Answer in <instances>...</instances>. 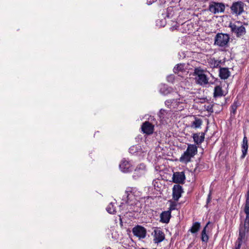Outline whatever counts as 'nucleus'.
<instances>
[{
	"instance_id": "nucleus-1",
	"label": "nucleus",
	"mask_w": 249,
	"mask_h": 249,
	"mask_svg": "<svg viewBox=\"0 0 249 249\" xmlns=\"http://www.w3.org/2000/svg\"><path fill=\"white\" fill-rule=\"evenodd\" d=\"M244 211L246 216L244 221V225H240L239 232V236L236 242L235 249H240L243 240L245 238L246 234L249 231V189L246 196V202L245 203Z\"/></svg>"
},
{
	"instance_id": "nucleus-2",
	"label": "nucleus",
	"mask_w": 249,
	"mask_h": 249,
	"mask_svg": "<svg viewBox=\"0 0 249 249\" xmlns=\"http://www.w3.org/2000/svg\"><path fill=\"white\" fill-rule=\"evenodd\" d=\"M194 75L195 76V79L197 84L204 87L209 83V77L205 73V71L200 67L196 68L194 69Z\"/></svg>"
},
{
	"instance_id": "nucleus-3",
	"label": "nucleus",
	"mask_w": 249,
	"mask_h": 249,
	"mask_svg": "<svg viewBox=\"0 0 249 249\" xmlns=\"http://www.w3.org/2000/svg\"><path fill=\"white\" fill-rule=\"evenodd\" d=\"M197 153V147L195 144H188L186 150L179 159L180 162L185 163L191 161V159Z\"/></svg>"
},
{
	"instance_id": "nucleus-4",
	"label": "nucleus",
	"mask_w": 249,
	"mask_h": 249,
	"mask_svg": "<svg viewBox=\"0 0 249 249\" xmlns=\"http://www.w3.org/2000/svg\"><path fill=\"white\" fill-rule=\"evenodd\" d=\"M231 31L234 34L238 37H240L245 35L246 33V29L244 26L241 25L239 22L234 23H231L229 25Z\"/></svg>"
},
{
	"instance_id": "nucleus-5",
	"label": "nucleus",
	"mask_w": 249,
	"mask_h": 249,
	"mask_svg": "<svg viewBox=\"0 0 249 249\" xmlns=\"http://www.w3.org/2000/svg\"><path fill=\"white\" fill-rule=\"evenodd\" d=\"M230 40V36L227 34L218 33L214 38V44L219 47H226Z\"/></svg>"
},
{
	"instance_id": "nucleus-6",
	"label": "nucleus",
	"mask_w": 249,
	"mask_h": 249,
	"mask_svg": "<svg viewBox=\"0 0 249 249\" xmlns=\"http://www.w3.org/2000/svg\"><path fill=\"white\" fill-rule=\"evenodd\" d=\"M245 6V3L241 1L233 2L230 7L231 13L236 16L241 15L244 12Z\"/></svg>"
},
{
	"instance_id": "nucleus-7",
	"label": "nucleus",
	"mask_w": 249,
	"mask_h": 249,
	"mask_svg": "<svg viewBox=\"0 0 249 249\" xmlns=\"http://www.w3.org/2000/svg\"><path fill=\"white\" fill-rule=\"evenodd\" d=\"M225 9V4L222 2L211 1L209 5V11L213 14L223 13Z\"/></svg>"
},
{
	"instance_id": "nucleus-8",
	"label": "nucleus",
	"mask_w": 249,
	"mask_h": 249,
	"mask_svg": "<svg viewBox=\"0 0 249 249\" xmlns=\"http://www.w3.org/2000/svg\"><path fill=\"white\" fill-rule=\"evenodd\" d=\"M146 166L143 163H141L137 166L134 170L133 178L136 179L138 178L143 176L146 173Z\"/></svg>"
},
{
	"instance_id": "nucleus-9",
	"label": "nucleus",
	"mask_w": 249,
	"mask_h": 249,
	"mask_svg": "<svg viewBox=\"0 0 249 249\" xmlns=\"http://www.w3.org/2000/svg\"><path fill=\"white\" fill-rule=\"evenodd\" d=\"M132 232L134 235L140 238H144L146 234V231L145 229L139 225L134 227L132 229Z\"/></svg>"
},
{
	"instance_id": "nucleus-10",
	"label": "nucleus",
	"mask_w": 249,
	"mask_h": 249,
	"mask_svg": "<svg viewBox=\"0 0 249 249\" xmlns=\"http://www.w3.org/2000/svg\"><path fill=\"white\" fill-rule=\"evenodd\" d=\"M185 102V100L183 98H176L167 100L165 101V105L169 108H171L172 107H176L180 104H183Z\"/></svg>"
},
{
	"instance_id": "nucleus-11",
	"label": "nucleus",
	"mask_w": 249,
	"mask_h": 249,
	"mask_svg": "<svg viewBox=\"0 0 249 249\" xmlns=\"http://www.w3.org/2000/svg\"><path fill=\"white\" fill-rule=\"evenodd\" d=\"M154 126L148 121L144 122L142 126V131L147 135L152 134L154 132Z\"/></svg>"
},
{
	"instance_id": "nucleus-12",
	"label": "nucleus",
	"mask_w": 249,
	"mask_h": 249,
	"mask_svg": "<svg viewBox=\"0 0 249 249\" xmlns=\"http://www.w3.org/2000/svg\"><path fill=\"white\" fill-rule=\"evenodd\" d=\"M154 242L155 243H159L163 241L165 239L164 232L159 228L156 229L154 231Z\"/></svg>"
},
{
	"instance_id": "nucleus-13",
	"label": "nucleus",
	"mask_w": 249,
	"mask_h": 249,
	"mask_svg": "<svg viewBox=\"0 0 249 249\" xmlns=\"http://www.w3.org/2000/svg\"><path fill=\"white\" fill-rule=\"evenodd\" d=\"M183 192L182 187L179 185H175L173 188V198L178 201L181 197V193Z\"/></svg>"
},
{
	"instance_id": "nucleus-14",
	"label": "nucleus",
	"mask_w": 249,
	"mask_h": 249,
	"mask_svg": "<svg viewBox=\"0 0 249 249\" xmlns=\"http://www.w3.org/2000/svg\"><path fill=\"white\" fill-rule=\"evenodd\" d=\"M119 166L121 170L124 173L129 172L132 169L129 162L124 159L121 161Z\"/></svg>"
},
{
	"instance_id": "nucleus-15",
	"label": "nucleus",
	"mask_w": 249,
	"mask_h": 249,
	"mask_svg": "<svg viewBox=\"0 0 249 249\" xmlns=\"http://www.w3.org/2000/svg\"><path fill=\"white\" fill-rule=\"evenodd\" d=\"M185 179V176L184 172H176L173 174V182L177 183H182Z\"/></svg>"
},
{
	"instance_id": "nucleus-16",
	"label": "nucleus",
	"mask_w": 249,
	"mask_h": 249,
	"mask_svg": "<svg viewBox=\"0 0 249 249\" xmlns=\"http://www.w3.org/2000/svg\"><path fill=\"white\" fill-rule=\"evenodd\" d=\"M187 69V66L185 63H180L177 64L173 69V72L180 75V73H183L186 71Z\"/></svg>"
},
{
	"instance_id": "nucleus-17",
	"label": "nucleus",
	"mask_w": 249,
	"mask_h": 249,
	"mask_svg": "<svg viewBox=\"0 0 249 249\" xmlns=\"http://www.w3.org/2000/svg\"><path fill=\"white\" fill-rule=\"evenodd\" d=\"M193 138L196 144H200L202 143L204 140L205 133L203 132L195 133L193 134Z\"/></svg>"
},
{
	"instance_id": "nucleus-18",
	"label": "nucleus",
	"mask_w": 249,
	"mask_h": 249,
	"mask_svg": "<svg viewBox=\"0 0 249 249\" xmlns=\"http://www.w3.org/2000/svg\"><path fill=\"white\" fill-rule=\"evenodd\" d=\"M241 148L242 152V155L241 157L242 158H244L246 156L248 150V140L246 135H245L244 137Z\"/></svg>"
},
{
	"instance_id": "nucleus-19",
	"label": "nucleus",
	"mask_w": 249,
	"mask_h": 249,
	"mask_svg": "<svg viewBox=\"0 0 249 249\" xmlns=\"http://www.w3.org/2000/svg\"><path fill=\"white\" fill-rule=\"evenodd\" d=\"M171 217V212L170 211H164L160 215V222L164 223H168Z\"/></svg>"
},
{
	"instance_id": "nucleus-20",
	"label": "nucleus",
	"mask_w": 249,
	"mask_h": 249,
	"mask_svg": "<svg viewBox=\"0 0 249 249\" xmlns=\"http://www.w3.org/2000/svg\"><path fill=\"white\" fill-rule=\"evenodd\" d=\"M221 60L216 59L214 57H210L208 59V63L212 68H217L220 66Z\"/></svg>"
},
{
	"instance_id": "nucleus-21",
	"label": "nucleus",
	"mask_w": 249,
	"mask_h": 249,
	"mask_svg": "<svg viewBox=\"0 0 249 249\" xmlns=\"http://www.w3.org/2000/svg\"><path fill=\"white\" fill-rule=\"evenodd\" d=\"M230 75V72L228 68H222L219 70V77L222 79H227Z\"/></svg>"
},
{
	"instance_id": "nucleus-22",
	"label": "nucleus",
	"mask_w": 249,
	"mask_h": 249,
	"mask_svg": "<svg viewBox=\"0 0 249 249\" xmlns=\"http://www.w3.org/2000/svg\"><path fill=\"white\" fill-rule=\"evenodd\" d=\"M209 224V222H208L207 224V225L203 228V229L201 232V240L202 242H204L205 243H207L209 240V236L206 233V229H207Z\"/></svg>"
},
{
	"instance_id": "nucleus-23",
	"label": "nucleus",
	"mask_w": 249,
	"mask_h": 249,
	"mask_svg": "<svg viewBox=\"0 0 249 249\" xmlns=\"http://www.w3.org/2000/svg\"><path fill=\"white\" fill-rule=\"evenodd\" d=\"M202 120L196 117L195 118V121L192 122L191 127L193 128H198L202 125Z\"/></svg>"
},
{
	"instance_id": "nucleus-24",
	"label": "nucleus",
	"mask_w": 249,
	"mask_h": 249,
	"mask_svg": "<svg viewBox=\"0 0 249 249\" xmlns=\"http://www.w3.org/2000/svg\"><path fill=\"white\" fill-rule=\"evenodd\" d=\"M200 228V223L198 222H196L193 224L192 226L189 230L192 233H196Z\"/></svg>"
},
{
	"instance_id": "nucleus-25",
	"label": "nucleus",
	"mask_w": 249,
	"mask_h": 249,
	"mask_svg": "<svg viewBox=\"0 0 249 249\" xmlns=\"http://www.w3.org/2000/svg\"><path fill=\"white\" fill-rule=\"evenodd\" d=\"M239 106L238 103L237 101H234L231 105L230 107L231 115L232 116H234L236 113V110L238 107Z\"/></svg>"
},
{
	"instance_id": "nucleus-26",
	"label": "nucleus",
	"mask_w": 249,
	"mask_h": 249,
	"mask_svg": "<svg viewBox=\"0 0 249 249\" xmlns=\"http://www.w3.org/2000/svg\"><path fill=\"white\" fill-rule=\"evenodd\" d=\"M223 95V91L222 89V88L217 86L214 88L213 96L214 97H218L221 96Z\"/></svg>"
},
{
	"instance_id": "nucleus-27",
	"label": "nucleus",
	"mask_w": 249,
	"mask_h": 249,
	"mask_svg": "<svg viewBox=\"0 0 249 249\" xmlns=\"http://www.w3.org/2000/svg\"><path fill=\"white\" fill-rule=\"evenodd\" d=\"M140 149L141 147L139 145H133L129 148V151L131 154H137Z\"/></svg>"
},
{
	"instance_id": "nucleus-28",
	"label": "nucleus",
	"mask_w": 249,
	"mask_h": 249,
	"mask_svg": "<svg viewBox=\"0 0 249 249\" xmlns=\"http://www.w3.org/2000/svg\"><path fill=\"white\" fill-rule=\"evenodd\" d=\"M107 211L108 213L111 214H113L115 212V209L114 206V204L112 202L109 203L107 208Z\"/></svg>"
},
{
	"instance_id": "nucleus-29",
	"label": "nucleus",
	"mask_w": 249,
	"mask_h": 249,
	"mask_svg": "<svg viewBox=\"0 0 249 249\" xmlns=\"http://www.w3.org/2000/svg\"><path fill=\"white\" fill-rule=\"evenodd\" d=\"M133 191V189H132V188L129 187L126 189V190L125 191V193L126 195L127 196V197H128L130 195V194L132 193Z\"/></svg>"
},
{
	"instance_id": "nucleus-30",
	"label": "nucleus",
	"mask_w": 249,
	"mask_h": 249,
	"mask_svg": "<svg viewBox=\"0 0 249 249\" xmlns=\"http://www.w3.org/2000/svg\"><path fill=\"white\" fill-rule=\"evenodd\" d=\"M172 8H168L167 9V17L168 18H171L172 16H170V14H169V12L172 11Z\"/></svg>"
},
{
	"instance_id": "nucleus-31",
	"label": "nucleus",
	"mask_w": 249,
	"mask_h": 249,
	"mask_svg": "<svg viewBox=\"0 0 249 249\" xmlns=\"http://www.w3.org/2000/svg\"><path fill=\"white\" fill-rule=\"evenodd\" d=\"M175 209V205H171L169 208V210L170 212L172 211V210H173Z\"/></svg>"
},
{
	"instance_id": "nucleus-32",
	"label": "nucleus",
	"mask_w": 249,
	"mask_h": 249,
	"mask_svg": "<svg viewBox=\"0 0 249 249\" xmlns=\"http://www.w3.org/2000/svg\"><path fill=\"white\" fill-rule=\"evenodd\" d=\"M164 111H165V110L164 109H161L160 110V113H163V112H164Z\"/></svg>"
},
{
	"instance_id": "nucleus-33",
	"label": "nucleus",
	"mask_w": 249,
	"mask_h": 249,
	"mask_svg": "<svg viewBox=\"0 0 249 249\" xmlns=\"http://www.w3.org/2000/svg\"><path fill=\"white\" fill-rule=\"evenodd\" d=\"M170 77L171 78L172 77L171 76L168 77V81H169V80H171V78H170Z\"/></svg>"
},
{
	"instance_id": "nucleus-34",
	"label": "nucleus",
	"mask_w": 249,
	"mask_h": 249,
	"mask_svg": "<svg viewBox=\"0 0 249 249\" xmlns=\"http://www.w3.org/2000/svg\"><path fill=\"white\" fill-rule=\"evenodd\" d=\"M170 77L171 78L172 77L171 76L168 77V81H169V80H171V78H170Z\"/></svg>"
},
{
	"instance_id": "nucleus-35",
	"label": "nucleus",
	"mask_w": 249,
	"mask_h": 249,
	"mask_svg": "<svg viewBox=\"0 0 249 249\" xmlns=\"http://www.w3.org/2000/svg\"><path fill=\"white\" fill-rule=\"evenodd\" d=\"M183 25L184 26L186 25V23H184Z\"/></svg>"
},
{
	"instance_id": "nucleus-36",
	"label": "nucleus",
	"mask_w": 249,
	"mask_h": 249,
	"mask_svg": "<svg viewBox=\"0 0 249 249\" xmlns=\"http://www.w3.org/2000/svg\"><path fill=\"white\" fill-rule=\"evenodd\" d=\"M207 201H208V202H209V198H208Z\"/></svg>"
}]
</instances>
